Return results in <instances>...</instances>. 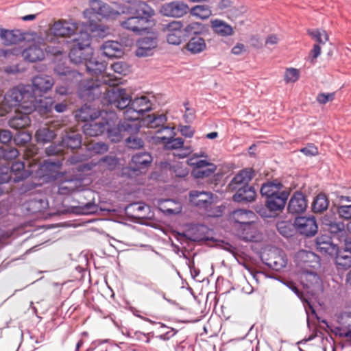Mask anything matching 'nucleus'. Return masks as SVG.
Masks as SVG:
<instances>
[{
	"label": "nucleus",
	"instance_id": "obj_1",
	"mask_svg": "<svg viewBox=\"0 0 351 351\" xmlns=\"http://www.w3.org/2000/svg\"><path fill=\"white\" fill-rule=\"evenodd\" d=\"M104 82L109 87L100 86L93 81L86 85L88 99H94L103 95V103L110 105L123 111V117L129 121H136L143 116L144 113L152 109V102L147 96L130 98L125 89L117 86L115 80L104 77Z\"/></svg>",
	"mask_w": 351,
	"mask_h": 351
},
{
	"label": "nucleus",
	"instance_id": "obj_2",
	"mask_svg": "<svg viewBox=\"0 0 351 351\" xmlns=\"http://www.w3.org/2000/svg\"><path fill=\"white\" fill-rule=\"evenodd\" d=\"M129 13L132 16L121 21V27L134 34H141L147 30V24L154 15V10L146 2L140 1L129 8Z\"/></svg>",
	"mask_w": 351,
	"mask_h": 351
},
{
	"label": "nucleus",
	"instance_id": "obj_3",
	"mask_svg": "<svg viewBox=\"0 0 351 351\" xmlns=\"http://www.w3.org/2000/svg\"><path fill=\"white\" fill-rule=\"evenodd\" d=\"M93 49L90 47V36L86 32H81L73 39V47L69 52V58L74 64H82L92 58Z\"/></svg>",
	"mask_w": 351,
	"mask_h": 351
},
{
	"label": "nucleus",
	"instance_id": "obj_4",
	"mask_svg": "<svg viewBox=\"0 0 351 351\" xmlns=\"http://www.w3.org/2000/svg\"><path fill=\"white\" fill-rule=\"evenodd\" d=\"M175 128L173 127L163 128L156 136L158 140L163 143L167 150H177L174 156L181 158L188 157L191 153L190 146H184V140L182 138H174Z\"/></svg>",
	"mask_w": 351,
	"mask_h": 351
},
{
	"label": "nucleus",
	"instance_id": "obj_5",
	"mask_svg": "<svg viewBox=\"0 0 351 351\" xmlns=\"http://www.w3.org/2000/svg\"><path fill=\"white\" fill-rule=\"evenodd\" d=\"M140 125L136 123H119L115 114L110 113L106 121L108 138L112 142H119L123 139V132L135 133L139 131Z\"/></svg>",
	"mask_w": 351,
	"mask_h": 351
},
{
	"label": "nucleus",
	"instance_id": "obj_6",
	"mask_svg": "<svg viewBox=\"0 0 351 351\" xmlns=\"http://www.w3.org/2000/svg\"><path fill=\"white\" fill-rule=\"evenodd\" d=\"M34 97L29 86H16L5 95L3 104L10 108L20 107L24 110L25 104L34 101Z\"/></svg>",
	"mask_w": 351,
	"mask_h": 351
},
{
	"label": "nucleus",
	"instance_id": "obj_7",
	"mask_svg": "<svg viewBox=\"0 0 351 351\" xmlns=\"http://www.w3.org/2000/svg\"><path fill=\"white\" fill-rule=\"evenodd\" d=\"M83 63L84 64V66H86V71H88V73H90L91 75L99 76L101 75V77L100 79H97L96 80H90L83 84V88L82 90H81V91H82V97L88 99L87 91H86L85 90L86 89V85L88 84V83L90 82H95L100 86H105L107 87V86H108V84H105L103 80L104 77H106L107 80H113L116 81V83L117 84V78H112L110 75H103L104 71L106 69V62H100L93 58H91L87 60L86 62H84Z\"/></svg>",
	"mask_w": 351,
	"mask_h": 351
},
{
	"label": "nucleus",
	"instance_id": "obj_8",
	"mask_svg": "<svg viewBox=\"0 0 351 351\" xmlns=\"http://www.w3.org/2000/svg\"><path fill=\"white\" fill-rule=\"evenodd\" d=\"M300 284L306 289L307 293L315 296L322 291V280L315 272L306 269L299 274Z\"/></svg>",
	"mask_w": 351,
	"mask_h": 351
},
{
	"label": "nucleus",
	"instance_id": "obj_9",
	"mask_svg": "<svg viewBox=\"0 0 351 351\" xmlns=\"http://www.w3.org/2000/svg\"><path fill=\"white\" fill-rule=\"evenodd\" d=\"M293 226L300 235L306 237H313L317 232V224L315 217H296Z\"/></svg>",
	"mask_w": 351,
	"mask_h": 351
},
{
	"label": "nucleus",
	"instance_id": "obj_10",
	"mask_svg": "<svg viewBox=\"0 0 351 351\" xmlns=\"http://www.w3.org/2000/svg\"><path fill=\"white\" fill-rule=\"evenodd\" d=\"M189 6L186 3L176 0L162 4L160 8V13L167 17L181 18L189 12Z\"/></svg>",
	"mask_w": 351,
	"mask_h": 351
},
{
	"label": "nucleus",
	"instance_id": "obj_11",
	"mask_svg": "<svg viewBox=\"0 0 351 351\" xmlns=\"http://www.w3.org/2000/svg\"><path fill=\"white\" fill-rule=\"evenodd\" d=\"M265 260L266 265L276 271L285 268L287 265L285 254L277 247H273L267 250L265 254Z\"/></svg>",
	"mask_w": 351,
	"mask_h": 351
},
{
	"label": "nucleus",
	"instance_id": "obj_12",
	"mask_svg": "<svg viewBox=\"0 0 351 351\" xmlns=\"http://www.w3.org/2000/svg\"><path fill=\"white\" fill-rule=\"evenodd\" d=\"M53 101L50 97H44L38 99L34 97V101H27L25 106L24 110L31 113L36 110L40 116H47L51 112Z\"/></svg>",
	"mask_w": 351,
	"mask_h": 351
},
{
	"label": "nucleus",
	"instance_id": "obj_13",
	"mask_svg": "<svg viewBox=\"0 0 351 351\" xmlns=\"http://www.w3.org/2000/svg\"><path fill=\"white\" fill-rule=\"evenodd\" d=\"M54 80L51 75H38L32 79V92L34 95L41 97L53 86Z\"/></svg>",
	"mask_w": 351,
	"mask_h": 351
},
{
	"label": "nucleus",
	"instance_id": "obj_14",
	"mask_svg": "<svg viewBox=\"0 0 351 351\" xmlns=\"http://www.w3.org/2000/svg\"><path fill=\"white\" fill-rule=\"evenodd\" d=\"M322 222L324 228L328 231L333 238L345 239L347 236L346 226L342 221L326 215L322 218Z\"/></svg>",
	"mask_w": 351,
	"mask_h": 351
},
{
	"label": "nucleus",
	"instance_id": "obj_15",
	"mask_svg": "<svg viewBox=\"0 0 351 351\" xmlns=\"http://www.w3.org/2000/svg\"><path fill=\"white\" fill-rule=\"evenodd\" d=\"M191 204L199 208L208 209L213 202V195L209 191L192 190L189 194Z\"/></svg>",
	"mask_w": 351,
	"mask_h": 351
},
{
	"label": "nucleus",
	"instance_id": "obj_16",
	"mask_svg": "<svg viewBox=\"0 0 351 351\" xmlns=\"http://www.w3.org/2000/svg\"><path fill=\"white\" fill-rule=\"evenodd\" d=\"M31 173L32 170L25 169L24 162L16 161L11 165L10 174L5 173L1 180L3 182H8L12 179L14 182H18L27 178Z\"/></svg>",
	"mask_w": 351,
	"mask_h": 351
},
{
	"label": "nucleus",
	"instance_id": "obj_17",
	"mask_svg": "<svg viewBox=\"0 0 351 351\" xmlns=\"http://www.w3.org/2000/svg\"><path fill=\"white\" fill-rule=\"evenodd\" d=\"M90 11L92 13L104 19H117L120 15V12L100 0L90 1Z\"/></svg>",
	"mask_w": 351,
	"mask_h": 351
},
{
	"label": "nucleus",
	"instance_id": "obj_18",
	"mask_svg": "<svg viewBox=\"0 0 351 351\" xmlns=\"http://www.w3.org/2000/svg\"><path fill=\"white\" fill-rule=\"evenodd\" d=\"M186 36L183 32V25L180 21H173L167 25V41L170 45H178L183 37Z\"/></svg>",
	"mask_w": 351,
	"mask_h": 351
},
{
	"label": "nucleus",
	"instance_id": "obj_19",
	"mask_svg": "<svg viewBox=\"0 0 351 351\" xmlns=\"http://www.w3.org/2000/svg\"><path fill=\"white\" fill-rule=\"evenodd\" d=\"M307 208V201L304 194L300 191L293 193L289 199L288 212L291 214H301L305 212Z\"/></svg>",
	"mask_w": 351,
	"mask_h": 351
},
{
	"label": "nucleus",
	"instance_id": "obj_20",
	"mask_svg": "<svg viewBox=\"0 0 351 351\" xmlns=\"http://www.w3.org/2000/svg\"><path fill=\"white\" fill-rule=\"evenodd\" d=\"M47 51L45 43L33 44L25 49L21 53L24 60L29 62H36L44 60L45 52Z\"/></svg>",
	"mask_w": 351,
	"mask_h": 351
},
{
	"label": "nucleus",
	"instance_id": "obj_21",
	"mask_svg": "<svg viewBox=\"0 0 351 351\" xmlns=\"http://www.w3.org/2000/svg\"><path fill=\"white\" fill-rule=\"evenodd\" d=\"M108 117H103L97 121H93L84 123L83 132L86 136H98L101 135L106 129Z\"/></svg>",
	"mask_w": 351,
	"mask_h": 351
},
{
	"label": "nucleus",
	"instance_id": "obj_22",
	"mask_svg": "<svg viewBox=\"0 0 351 351\" xmlns=\"http://www.w3.org/2000/svg\"><path fill=\"white\" fill-rule=\"evenodd\" d=\"M50 31L56 36H70L77 31V25L75 23H70L66 21H58L51 25Z\"/></svg>",
	"mask_w": 351,
	"mask_h": 351
},
{
	"label": "nucleus",
	"instance_id": "obj_23",
	"mask_svg": "<svg viewBox=\"0 0 351 351\" xmlns=\"http://www.w3.org/2000/svg\"><path fill=\"white\" fill-rule=\"evenodd\" d=\"M64 134L62 136V140L60 141V144L63 145L64 147L75 149L81 147L82 138L80 133L71 128H66L64 130Z\"/></svg>",
	"mask_w": 351,
	"mask_h": 351
},
{
	"label": "nucleus",
	"instance_id": "obj_24",
	"mask_svg": "<svg viewBox=\"0 0 351 351\" xmlns=\"http://www.w3.org/2000/svg\"><path fill=\"white\" fill-rule=\"evenodd\" d=\"M103 114H106L107 117L108 116L106 112L95 110L86 105H84L81 107L80 110L76 112L75 117L77 121L86 122V123L90 121H99L100 117H104Z\"/></svg>",
	"mask_w": 351,
	"mask_h": 351
},
{
	"label": "nucleus",
	"instance_id": "obj_25",
	"mask_svg": "<svg viewBox=\"0 0 351 351\" xmlns=\"http://www.w3.org/2000/svg\"><path fill=\"white\" fill-rule=\"evenodd\" d=\"M315 247L319 252L325 255H334L338 252L337 245L332 243L330 238L326 235L315 239Z\"/></svg>",
	"mask_w": 351,
	"mask_h": 351
},
{
	"label": "nucleus",
	"instance_id": "obj_26",
	"mask_svg": "<svg viewBox=\"0 0 351 351\" xmlns=\"http://www.w3.org/2000/svg\"><path fill=\"white\" fill-rule=\"evenodd\" d=\"M157 47L156 39L149 37L143 38L137 41V57H146L152 55V51Z\"/></svg>",
	"mask_w": 351,
	"mask_h": 351
},
{
	"label": "nucleus",
	"instance_id": "obj_27",
	"mask_svg": "<svg viewBox=\"0 0 351 351\" xmlns=\"http://www.w3.org/2000/svg\"><path fill=\"white\" fill-rule=\"evenodd\" d=\"M0 39L5 45H16L25 39L24 33L19 29H0Z\"/></svg>",
	"mask_w": 351,
	"mask_h": 351
},
{
	"label": "nucleus",
	"instance_id": "obj_28",
	"mask_svg": "<svg viewBox=\"0 0 351 351\" xmlns=\"http://www.w3.org/2000/svg\"><path fill=\"white\" fill-rule=\"evenodd\" d=\"M237 235L245 241H256L258 239V230H257L256 224L237 226Z\"/></svg>",
	"mask_w": 351,
	"mask_h": 351
},
{
	"label": "nucleus",
	"instance_id": "obj_29",
	"mask_svg": "<svg viewBox=\"0 0 351 351\" xmlns=\"http://www.w3.org/2000/svg\"><path fill=\"white\" fill-rule=\"evenodd\" d=\"M103 56L108 58H120L123 54V46L117 41L104 42L100 47Z\"/></svg>",
	"mask_w": 351,
	"mask_h": 351
},
{
	"label": "nucleus",
	"instance_id": "obj_30",
	"mask_svg": "<svg viewBox=\"0 0 351 351\" xmlns=\"http://www.w3.org/2000/svg\"><path fill=\"white\" fill-rule=\"evenodd\" d=\"M157 206L167 215L180 214L182 208L180 202L172 199H160L157 202Z\"/></svg>",
	"mask_w": 351,
	"mask_h": 351
},
{
	"label": "nucleus",
	"instance_id": "obj_31",
	"mask_svg": "<svg viewBox=\"0 0 351 351\" xmlns=\"http://www.w3.org/2000/svg\"><path fill=\"white\" fill-rule=\"evenodd\" d=\"M232 199L236 202H250L256 197V191L252 186H242L237 188Z\"/></svg>",
	"mask_w": 351,
	"mask_h": 351
},
{
	"label": "nucleus",
	"instance_id": "obj_32",
	"mask_svg": "<svg viewBox=\"0 0 351 351\" xmlns=\"http://www.w3.org/2000/svg\"><path fill=\"white\" fill-rule=\"evenodd\" d=\"M289 194H281L280 196H270L266 197V207L270 212H280L285 207L286 202Z\"/></svg>",
	"mask_w": 351,
	"mask_h": 351
},
{
	"label": "nucleus",
	"instance_id": "obj_33",
	"mask_svg": "<svg viewBox=\"0 0 351 351\" xmlns=\"http://www.w3.org/2000/svg\"><path fill=\"white\" fill-rule=\"evenodd\" d=\"M232 216L235 223H237V226L256 223L254 221V219H256V215L252 211L249 210L240 209L234 210Z\"/></svg>",
	"mask_w": 351,
	"mask_h": 351
},
{
	"label": "nucleus",
	"instance_id": "obj_34",
	"mask_svg": "<svg viewBox=\"0 0 351 351\" xmlns=\"http://www.w3.org/2000/svg\"><path fill=\"white\" fill-rule=\"evenodd\" d=\"M30 112H27L26 110H24V112H15L14 117L8 121V125H10L11 128H14L15 130H21L27 128L31 123L30 118H29L28 116V114Z\"/></svg>",
	"mask_w": 351,
	"mask_h": 351
},
{
	"label": "nucleus",
	"instance_id": "obj_35",
	"mask_svg": "<svg viewBox=\"0 0 351 351\" xmlns=\"http://www.w3.org/2000/svg\"><path fill=\"white\" fill-rule=\"evenodd\" d=\"M282 184L280 182H269L263 184L261 187V195L265 197H276L282 194H289L288 192L282 190Z\"/></svg>",
	"mask_w": 351,
	"mask_h": 351
},
{
	"label": "nucleus",
	"instance_id": "obj_36",
	"mask_svg": "<svg viewBox=\"0 0 351 351\" xmlns=\"http://www.w3.org/2000/svg\"><path fill=\"white\" fill-rule=\"evenodd\" d=\"M80 182L76 178L60 179L58 193L68 195L76 191Z\"/></svg>",
	"mask_w": 351,
	"mask_h": 351
},
{
	"label": "nucleus",
	"instance_id": "obj_37",
	"mask_svg": "<svg viewBox=\"0 0 351 351\" xmlns=\"http://www.w3.org/2000/svg\"><path fill=\"white\" fill-rule=\"evenodd\" d=\"M152 162V156L147 152L137 153L131 159L130 167L134 171L146 168Z\"/></svg>",
	"mask_w": 351,
	"mask_h": 351
},
{
	"label": "nucleus",
	"instance_id": "obj_38",
	"mask_svg": "<svg viewBox=\"0 0 351 351\" xmlns=\"http://www.w3.org/2000/svg\"><path fill=\"white\" fill-rule=\"evenodd\" d=\"M252 178L253 171L252 169L241 170L234 177L229 186L232 189H237L239 185L249 186L247 184Z\"/></svg>",
	"mask_w": 351,
	"mask_h": 351
},
{
	"label": "nucleus",
	"instance_id": "obj_39",
	"mask_svg": "<svg viewBox=\"0 0 351 351\" xmlns=\"http://www.w3.org/2000/svg\"><path fill=\"white\" fill-rule=\"evenodd\" d=\"M53 71L58 76L62 77L63 80L67 82L77 81L80 77V74L77 71L70 70L63 64H59L55 66Z\"/></svg>",
	"mask_w": 351,
	"mask_h": 351
},
{
	"label": "nucleus",
	"instance_id": "obj_40",
	"mask_svg": "<svg viewBox=\"0 0 351 351\" xmlns=\"http://www.w3.org/2000/svg\"><path fill=\"white\" fill-rule=\"evenodd\" d=\"M210 27H212L214 33L219 34L220 36H229L234 33L233 28L230 25L219 19L210 21Z\"/></svg>",
	"mask_w": 351,
	"mask_h": 351
},
{
	"label": "nucleus",
	"instance_id": "obj_41",
	"mask_svg": "<svg viewBox=\"0 0 351 351\" xmlns=\"http://www.w3.org/2000/svg\"><path fill=\"white\" fill-rule=\"evenodd\" d=\"M341 326L336 328L339 336L351 339V313H345L340 317Z\"/></svg>",
	"mask_w": 351,
	"mask_h": 351
},
{
	"label": "nucleus",
	"instance_id": "obj_42",
	"mask_svg": "<svg viewBox=\"0 0 351 351\" xmlns=\"http://www.w3.org/2000/svg\"><path fill=\"white\" fill-rule=\"evenodd\" d=\"M83 145L89 153L86 156L87 158L95 154H103L107 152L108 148L107 144L103 142L89 141L84 142Z\"/></svg>",
	"mask_w": 351,
	"mask_h": 351
},
{
	"label": "nucleus",
	"instance_id": "obj_43",
	"mask_svg": "<svg viewBox=\"0 0 351 351\" xmlns=\"http://www.w3.org/2000/svg\"><path fill=\"white\" fill-rule=\"evenodd\" d=\"M296 258H298L300 266L309 268L314 267L312 263H317V256L314 253L305 250L298 252V254H296Z\"/></svg>",
	"mask_w": 351,
	"mask_h": 351
},
{
	"label": "nucleus",
	"instance_id": "obj_44",
	"mask_svg": "<svg viewBox=\"0 0 351 351\" xmlns=\"http://www.w3.org/2000/svg\"><path fill=\"white\" fill-rule=\"evenodd\" d=\"M206 47L204 38L199 36L191 38L186 44V49L193 54L202 52Z\"/></svg>",
	"mask_w": 351,
	"mask_h": 351
},
{
	"label": "nucleus",
	"instance_id": "obj_45",
	"mask_svg": "<svg viewBox=\"0 0 351 351\" xmlns=\"http://www.w3.org/2000/svg\"><path fill=\"white\" fill-rule=\"evenodd\" d=\"M55 136L54 130L49 128L43 127L36 130V139L38 142L43 143L51 142Z\"/></svg>",
	"mask_w": 351,
	"mask_h": 351
},
{
	"label": "nucleus",
	"instance_id": "obj_46",
	"mask_svg": "<svg viewBox=\"0 0 351 351\" xmlns=\"http://www.w3.org/2000/svg\"><path fill=\"white\" fill-rule=\"evenodd\" d=\"M329 202L324 194H319L316 196L313 202L312 210L313 213H321L328 208Z\"/></svg>",
	"mask_w": 351,
	"mask_h": 351
},
{
	"label": "nucleus",
	"instance_id": "obj_47",
	"mask_svg": "<svg viewBox=\"0 0 351 351\" xmlns=\"http://www.w3.org/2000/svg\"><path fill=\"white\" fill-rule=\"evenodd\" d=\"M191 15L202 19H209L211 15V10L208 5L206 4L197 5L189 10Z\"/></svg>",
	"mask_w": 351,
	"mask_h": 351
},
{
	"label": "nucleus",
	"instance_id": "obj_48",
	"mask_svg": "<svg viewBox=\"0 0 351 351\" xmlns=\"http://www.w3.org/2000/svg\"><path fill=\"white\" fill-rule=\"evenodd\" d=\"M125 145L131 149H139L143 147L144 141L138 133H131L125 139Z\"/></svg>",
	"mask_w": 351,
	"mask_h": 351
},
{
	"label": "nucleus",
	"instance_id": "obj_49",
	"mask_svg": "<svg viewBox=\"0 0 351 351\" xmlns=\"http://www.w3.org/2000/svg\"><path fill=\"white\" fill-rule=\"evenodd\" d=\"M308 35L311 36L312 38L318 43L317 45H325L328 42L329 36L325 30L316 29L308 31Z\"/></svg>",
	"mask_w": 351,
	"mask_h": 351
},
{
	"label": "nucleus",
	"instance_id": "obj_50",
	"mask_svg": "<svg viewBox=\"0 0 351 351\" xmlns=\"http://www.w3.org/2000/svg\"><path fill=\"white\" fill-rule=\"evenodd\" d=\"M19 156L16 149L0 146V160H13Z\"/></svg>",
	"mask_w": 351,
	"mask_h": 351
},
{
	"label": "nucleus",
	"instance_id": "obj_51",
	"mask_svg": "<svg viewBox=\"0 0 351 351\" xmlns=\"http://www.w3.org/2000/svg\"><path fill=\"white\" fill-rule=\"evenodd\" d=\"M45 202L42 199H31L25 204L28 212L31 213H38L44 209Z\"/></svg>",
	"mask_w": 351,
	"mask_h": 351
},
{
	"label": "nucleus",
	"instance_id": "obj_52",
	"mask_svg": "<svg viewBox=\"0 0 351 351\" xmlns=\"http://www.w3.org/2000/svg\"><path fill=\"white\" fill-rule=\"evenodd\" d=\"M167 122V117L165 114H154L152 115V120L149 121V127L151 128H158L159 130H157V134L162 131L163 128H167V126L164 125Z\"/></svg>",
	"mask_w": 351,
	"mask_h": 351
},
{
	"label": "nucleus",
	"instance_id": "obj_53",
	"mask_svg": "<svg viewBox=\"0 0 351 351\" xmlns=\"http://www.w3.org/2000/svg\"><path fill=\"white\" fill-rule=\"evenodd\" d=\"M110 68L114 72L123 75H126L130 71V66L127 62L121 60L113 62L110 65Z\"/></svg>",
	"mask_w": 351,
	"mask_h": 351
},
{
	"label": "nucleus",
	"instance_id": "obj_54",
	"mask_svg": "<svg viewBox=\"0 0 351 351\" xmlns=\"http://www.w3.org/2000/svg\"><path fill=\"white\" fill-rule=\"evenodd\" d=\"M32 139L31 134L27 132H21L14 136V142L15 145L19 146H25L29 143Z\"/></svg>",
	"mask_w": 351,
	"mask_h": 351
},
{
	"label": "nucleus",
	"instance_id": "obj_55",
	"mask_svg": "<svg viewBox=\"0 0 351 351\" xmlns=\"http://www.w3.org/2000/svg\"><path fill=\"white\" fill-rule=\"evenodd\" d=\"M216 165H210L209 167L193 170V173L197 178H204L209 177L213 174L216 171Z\"/></svg>",
	"mask_w": 351,
	"mask_h": 351
},
{
	"label": "nucleus",
	"instance_id": "obj_56",
	"mask_svg": "<svg viewBox=\"0 0 351 351\" xmlns=\"http://www.w3.org/2000/svg\"><path fill=\"white\" fill-rule=\"evenodd\" d=\"M203 29L204 26L202 23L193 22L187 25V26L183 29V32H185L186 36H189L191 34H199L203 32Z\"/></svg>",
	"mask_w": 351,
	"mask_h": 351
},
{
	"label": "nucleus",
	"instance_id": "obj_57",
	"mask_svg": "<svg viewBox=\"0 0 351 351\" xmlns=\"http://www.w3.org/2000/svg\"><path fill=\"white\" fill-rule=\"evenodd\" d=\"M299 77V70L295 68L289 67L285 71V81L287 84L293 83L298 80Z\"/></svg>",
	"mask_w": 351,
	"mask_h": 351
},
{
	"label": "nucleus",
	"instance_id": "obj_58",
	"mask_svg": "<svg viewBox=\"0 0 351 351\" xmlns=\"http://www.w3.org/2000/svg\"><path fill=\"white\" fill-rule=\"evenodd\" d=\"M277 230L279 233L285 237H290L292 236L293 230L292 224L286 221H281L277 223Z\"/></svg>",
	"mask_w": 351,
	"mask_h": 351
},
{
	"label": "nucleus",
	"instance_id": "obj_59",
	"mask_svg": "<svg viewBox=\"0 0 351 351\" xmlns=\"http://www.w3.org/2000/svg\"><path fill=\"white\" fill-rule=\"evenodd\" d=\"M335 262L342 269H347L351 267V255H337Z\"/></svg>",
	"mask_w": 351,
	"mask_h": 351
},
{
	"label": "nucleus",
	"instance_id": "obj_60",
	"mask_svg": "<svg viewBox=\"0 0 351 351\" xmlns=\"http://www.w3.org/2000/svg\"><path fill=\"white\" fill-rule=\"evenodd\" d=\"M80 209L83 214L96 213L97 206L93 201H90L86 203H81Z\"/></svg>",
	"mask_w": 351,
	"mask_h": 351
},
{
	"label": "nucleus",
	"instance_id": "obj_61",
	"mask_svg": "<svg viewBox=\"0 0 351 351\" xmlns=\"http://www.w3.org/2000/svg\"><path fill=\"white\" fill-rule=\"evenodd\" d=\"M38 152V148L34 145H30L25 148L24 149V158L27 160L30 159H33V162L36 161V159L34 158Z\"/></svg>",
	"mask_w": 351,
	"mask_h": 351
},
{
	"label": "nucleus",
	"instance_id": "obj_62",
	"mask_svg": "<svg viewBox=\"0 0 351 351\" xmlns=\"http://www.w3.org/2000/svg\"><path fill=\"white\" fill-rule=\"evenodd\" d=\"M189 165L195 167V169H203L205 167H209L210 165H213L208 162L207 159L204 160H195V158H190L189 160Z\"/></svg>",
	"mask_w": 351,
	"mask_h": 351
},
{
	"label": "nucleus",
	"instance_id": "obj_63",
	"mask_svg": "<svg viewBox=\"0 0 351 351\" xmlns=\"http://www.w3.org/2000/svg\"><path fill=\"white\" fill-rule=\"evenodd\" d=\"M337 213L342 219H349L351 218V204L339 205L337 207Z\"/></svg>",
	"mask_w": 351,
	"mask_h": 351
},
{
	"label": "nucleus",
	"instance_id": "obj_64",
	"mask_svg": "<svg viewBox=\"0 0 351 351\" xmlns=\"http://www.w3.org/2000/svg\"><path fill=\"white\" fill-rule=\"evenodd\" d=\"M64 147L60 143L58 145L51 144L46 149V154L47 156L60 155L63 153Z\"/></svg>",
	"mask_w": 351,
	"mask_h": 351
}]
</instances>
